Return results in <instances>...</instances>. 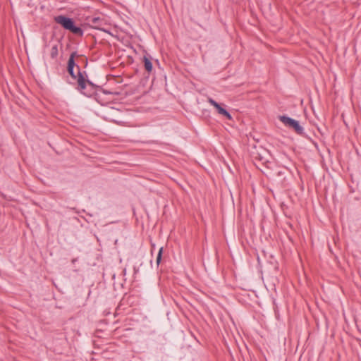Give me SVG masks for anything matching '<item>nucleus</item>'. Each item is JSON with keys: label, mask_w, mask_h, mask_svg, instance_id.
<instances>
[{"label": "nucleus", "mask_w": 361, "mask_h": 361, "mask_svg": "<svg viewBox=\"0 0 361 361\" xmlns=\"http://www.w3.org/2000/svg\"><path fill=\"white\" fill-rule=\"evenodd\" d=\"M77 67L78 68V73L76 77V80L79 90L82 92L86 88L87 84L92 85V83L90 81L85 80L82 73L80 72V68L78 66Z\"/></svg>", "instance_id": "39448f33"}, {"label": "nucleus", "mask_w": 361, "mask_h": 361, "mask_svg": "<svg viewBox=\"0 0 361 361\" xmlns=\"http://www.w3.org/2000/svg\"><path fill=\"white\" fill-rule=\"evenodd\" d=\"M121 114V111H119L118 109L111 108L109 110V112L108 114V116H109L108 119L115 123L118 124V125L123 126H128V125L126 124V123L123 121L118 119V118L116 117V115Z\"/></svg>", "instance_id": "20e7f679"}, {"label": "nucleus", "mask_w": 361, "mask_h": 361, "mask_svg": "<svg viewBox=\"0 0 361 361\" xmlns=\"http://www.w3.org/2000/svg\"><path fill=\"white\" fill-rule=\"evenodd\" d=\"M208 102L216 109L217 112L219 114L223 115L228 120H233V117L231 115V114L228 111H227L225 109L221 107V105L218 104L215 100H214L212 98H209Z\"/></svg>", "instance_id": "7ed1b4c3"}, {"label": "nucleus", "mask_w": 361, "mask_h": 361, "mask_svg": "<svg viewBox=\"0 0 361 361\" xmlns=\"http://www.w3.org/2000/svg\"><path fill=\"white\" fill-rule=\"evenodd\" d=\"M143 62H144V66H145V70L148 73H150L152 71V67H153L151 60L147 56H144Z\"/></svg>", "instance_id": "0eeeda50"}, {"label": "nucleus", "mask_w": 361, "mask_h": 361, "mask_svg": "<svg viewBox=\"0 0 361 361\" xmlns=\"http://www.w3.org/2000/svg\"><path fill=\"white\" fill-rule=\"evenodd\" d=\"M279 120L286 126H288L295 130L298 134L303 133V128L300 126L298 121L288 117L286 116H280Z\"/></svg>", "instance_id": "f03ea898"}, {"label": "nucleus", "mask_w": 361, "mask_h": 361, "mask_svg": "<svg viewBox=\"0 0 361 361\" xmlns=\"http://www.w3.org/2000/svg\"><path fill=\"white\" fill-rule=\"evenodd\" d=\"M262 151L263 153H266L264 149H262Z\"/></svg>", "instance_id": "f8f14e48"}, {"label": "nucleus", "mask_w": 361, "mask_h": 361, "mask_svg": "<svg viewBox=\"0 0 361 361\" xmlns=\"http://www.w3.org/2000/svg\"><path fill=\"white\" fill-rule=\"evenodd\" d=\"M54 21L61 25L65 30H69L72 33L78 35H83V30L80 27L75 25L74 21L72 18L66 17V16L60 15L54 18Z\"/></svg>", "instance_id": "f257e3e1"}, {"label": "nucleus", "mask_w": 361, "mask_h": 361, "mask_svg": "<svg viewBox=\"0 0 361 361\" xmlns=\"http://www.w3.org/2000/svg\"><path fill=\"white\" fill-rule=\"evenodd\" d=\"M162 252H163V247H161L159 250V253L157 255V265L160 263L161 260V255H162Z\"/></svg>", "instance_id": "9d476101"}, {"label": "nucleus", "mask_w": 361, "mask_h": 361, "mask_svg": "<svg viewBox=\"0 0 361 361\" xmlns=\"http://www.w3.org/2000/svg\"><path fill=\"white\" fill-rule=\"evenodd\" d=\"M59 55V49H58V44H54L52 45L51 50H50V56L51 59H56Z\"/></svg>", "instance_id": "6e6552de"}, {"label": "nucleus", "mask_w": 361, "mask_h": 361, "mask_svg": "<svg viewBox=\"0 0 361 361\" xmlns=\"http://www.w3.org/2000/svg\"><path fill=\"white\" fill-rule=\"evenodd\" d=\"M77 56V53L75 51L72 52L68 61V72H72V70L74 68V66H75V57Z\"/></svg>", "instance_id": "423d86ee"}, {"label": "nucleus", "mask_w": 361, "mask_h": 361, "mask_svg": "<svg viewBox=\"0 0 361 361\" xmlns=\"http://www.w3.org/2000/svg\"><path fill=\"white\" fill-rule=\"evenodd\" d=\"M68 73L73 79H76L77 75H75L73 69L72 70V72H68Z\"/></svg>", "instance_id": "9b49d317"}, {"label": "nucleus", "mask_w": 361, "mask_h": 361, "mask_svg": "<svg viewBox=\"0 0 361 361\" xmlns=\"http://www.w3.org/2000/svg\"><path fill=\"white\" fill-rule=\"evenodd\" d=\"M253 157L255 159H258L260 161H264L265 159L260 152L254 153Z\"/></svg>", "instance_id": "1a4fd4ad"}]
</instances>
